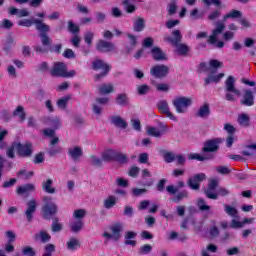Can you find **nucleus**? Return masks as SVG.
<instances>
[{"mask_svg":"<svg viewBox=\"0 0 256 256\" xmlns=\"http://www.w3.org/2000/svg\"><path fill=\"white\" fill-rule=\"evenodd\" d=\"M19 27H33L35 25L36 31H39V37L44 47H51L53 40L49 37L51 27L43 22V19H23L18 22Z\"/></svg>","mask_w":256,"mask_h":256,"instance_id":"nucleus-1","label":"nucleus"},{"mask_svg":"<svg viewBox=\"0 0 256 256\" xmlns=\"http://www.w3.org/2000/svg\"><path fill=\"white\" fill-rule=\"evenodd\" d=\"M171 35L172 37L168 36L164 38V41L173 45V47L176 48L178 55L187 57L189 51H191V48H189L187 44L181 43V41H183V34H181V30H173Z\"/></svg>","mask_w":256,"mask_h":256,"instance_id":"nucleus-2","label":"nucleus"},{"mask_svg":"<svg viewBox=\"0 0 256 256\" xmlns=\"http://www.w3.org/2000/svg\"><path fill=\"white\" fill-rule=\"evenodd\" d=\"M219 187V180L218 179H211L208 182V186L204 189V194L206 195L207 199H212L217 201L220 197H227L231 192L227 188ZM217 190V192H215Z\"/></svg>","mask_w":256,"mask_h":256,"instance_id":"nucleus-3","label":"nucleus"},{"mask_svg":"<svg viewBox=\"0 0 256 256\" xmlns=\"http://www.w3.org/2000/svg\"><path fill=\"white\" fill-rule=\"evenodd\" d=\"M102 161L105 163L115 161L120 165H127V163H129V156L114 149H107L102 153Z\"/></svg>","mask_w":256,"mask_h":256,"instance_id":"nucleus-4","label":"nucleus"},{"mask_svg":"<svg viewBox=\"0 0 256 256\" xmlns=\"http://www.w3.org/2000/svg\"><path fill=\"white\" fill-rule=\"evenodd\" d=\"M52 77H62L63 79H71L77 75L75 70L67 71V65L64 62H55L50 71Z\"/></svg>","mask_w":256,"mask_h":256,"instance_id":"nucleus-5","label":"nucleus"},{"mask_svg":"<svg viewBox=\"0 0 256 256\" xmlns=\"http://www.w3.org/2000/svg\"><path fill=\"white\" fill-rule=\"evenodd\" d=\"M43 206H42V215L44 219H50L51 217H55L57 213H59V206L53 202V198L50 196H46L43 198Z\"/></svg>","mask_w":256,"mask_h":256,"instance_id":"nucleus-6","label":"nucleus"},{"mask_svg":"<svg viewBox=\"0 0 256 256\" xmlns=\"http://www.w3.org/2000/svg\"><path fill=\"white\" fill-rule=\"evenodd\" d=\"M225 92L226 101H235V95L236 97H241V90L235 87V77L228 76V78L225 81Z\"/></svg>","mask_w":256,"mask_h":256,"instance_id":"nucleus-7","label":"nucleus"},{"mask_svg":"<svg viewBox=\"0 0 256 256\" xmlns=\"http://www.w3.org/2000/svg\"><path fill=\"white\" fill-rule=\"evenodd\" d=\"M221 143H223L221 138L208 139L203 143L201 153L204 155H215V153L219 152Z\"/></svg>","mask_w":256,"mask_h":256,"instance_id":"nucleus-8","label":"nucleus"},{"mask_svg":"<svg viewBox=\"0 0 256 256\" xmlns=\"http://www.w3.org/2000/svg\"><path fill=\"white\" fill-rule=\"evenodd\" d=\"M193 100L185 96H177L173 99L172 105L176 109V113L183 114L187 113V109L191 107Z\"/></svg>","mask_w":256,"mask_h":256,"instance_id":"nucleus-9","label":"nucleus"},{"mask_svg":"<svg viewBox=\"0 0 256 256\" xmlns=\"http://www.w3.org/2000/svg\"><path fill=\"white\" fill-rule=\"evenodd\" d=\"M16 153L18 157H21L22 159H29L33 157V144L31 142H17Z\"/></svg>","mask_w":256,"mask_h":256,"instance_id":"nucleus-10","label":"nucleus"},{"mask_svg":"<svg viewBox=\"0 0 256 256\" xmlns=\"http://www.w3.org/2000/svg\"><path fill=\"white\" fill-rule=\"evenodd\" d=\"M92 68L94 69V71L102 70L100 74L95 75V81H101V79H103V77H105L109 73V71H111V67L101 59L93 61Z\"/></svg>","mask_w":256,"mask_h":256,"instance_id":"nucleus-11","label":"nucleus"},{"mask_svg":"<svg viewBox=\"0 0 256 256\" xmlns=\"http://www.w3.org/2000/svg\"><path fill=\"white\" fill-rule=\"evenodd\" d=\"M205 179H207L205 173H198L188 179L187 185L192 191H199V189H201V183H203Z\"/></svg>","mask_w":256,"mask_h":256,"instance_id":"nucleus-12","label":"nucleus"},{"mask_svg":"<svg viewBox=\"0 0 256 256\" xmlns=\"http://www.w3.org/2000/svg\"><path fill=\"white\" fill-rule=\"evenodd\" d=\"M150 74L156 79H163L169 75V67L163 64L155 65L150 69Z\"/></svg>","mask_w":256,"mask_h":256,"instance_id":"nucleus-13","label":"nucleus"},{"mask_svg":"<svg viewBox=\"0 0 256 256\" xmlns=\"http://www.w3.org/2000/svg\"><path fill=\"white\" fill-rule=\"evenodd\" d=\"M157 109L160 113H162V115H165L171 121H177V118L169 109V102H167V100H160L157 103Z\"/></svg>","mask_w":256,"mask_h":256,"instance_id":"nucleus-14","label":"nucleus"},{"mask_svg":"<svg viewBox=\"0 0 256 256\" xmlns=\"http://www.w3.org/2000/svg\"><path fill=\"white\" fill-rule=\"evenodd\" d=\"M96 51H99V53H111V51H115V44L100 39L96 43Z\"/></svg>","mask_w":256,"mask_h":256,"instance_id":"nucleus-15","label":"nucleus"},{"mask_svg":"<svg viewBox=\"0 0 256 256\" xmlns=\"http://www.w3.org/2000/svg\"><path fill=\"white\" fill-rule=\"evenodd\" d=\"M35 211H37V201L35 199H32L27 202V207L24 211L26 221H28V223H31L33 221Z\"/></svg>","mask_w":256,"mask_h":256,"instance_id":"nucleus-16","label":"nucleus"},{"mask_svg":"<svg viewBox=\"0 0 256 256\" xmlns=\"http://www.w3.org/2000/svg\"><path fill=\"white\" fill-rule=\"evenodd\" d=\"M240 105L243 107H253L255 105V96H253V91L246 89L242 99L240 100Z\"/></svg>","mask_w":256,"mask_h":256,"instance_id":"nucleus-17","label":"nucleus"},{"mask_svg":"<svg viewBox=\"0 0 256 256\" xmlns=\"http://www.w3.org/2000/svg\"><path fill=\"white\" fill-rule=\"evenodd\" d=\"M107 103H109V98L108 97H98L96 98V104L92 105V111L96 114V115H101L103 108H101V106L99 105H107Z\"/></svg>","mask_w":256,"mask_h":256,"instance_id":"nucleus-18","label":"nucleus"},{"mask_svg":"<svg viewBox=\"0 0 256 256\" xmlns=\"http://www.w3.org/2000/svg\"><path fill=\"white\" fill-rule=\"evenodd\" d=\"M209 115H211V105L205 102L199 107L198 111L196 112V117H200V119H208Z\"/></svg>","mask_w":256,"mask_h":256,"instance_id":"nucleus-19","label":"nucleus"},{"mask_svg":"<svg viewBox=\"0 0 256 256\" xmlns=\"http://www.w3.org/2000/svg\"><path fill=\"white\" fill-rule=\"evenodd\" d=\"M188 159L190 161H213V159H215V155L214 154H204L201 155L199 153H192L189 154Z\"/></svg>","mask_w":256,"mask_h":256,"instance_id":"nucleus-20","label":"nucleus"},{"mask_svg":"<svg viewBox=\"0 0 256 256\" xmlns=\"http://www.w3.org/2000/svg\"><path fill=\"white\" fill-rule=\"evenodd\" d=\"M151 55L154 61H165L167 59L165 52H163V50H161L158 46L151 49Z\"/></svg>","mask_w":256,"mask_h":256,"instance_id":"nucleus-21","label":"nucleus"},{"mask_svg":"<svg viewBox=\"0 0 256 256\" xmlns=\"http://www.w3.org/2000/svg\"><path fill=\"white\" fill-rule=\"evenodd\" d=\"M44 137L52 138L50 141L51 146L57 145L59 143V137L55 136V129L46 128L42 131Z\"/></svg>","mask_w":256,"mask_h":256,"instance_id":"nucleus-22","label":"nucleus"},{"mask_svg":"<svg viewBox=\"0 0 256 256\" xmlns=\"http://www.w3.org/2000/svg\"><path fill=\"white\" fill-rule=\"evenodd\" d=\"M110 120L115 127H118L119 129H127V121H125V119H123L121 116H111Z\"/></svg>","mask_w":256,"mask_h":256,"instance_id":"nucleus-23","label":"nucleus"},{"mask_svg":"<svg viewBox=\"0 0 256 256\" xmlns=\"http://www.w3.org/2000/svg\"><path fill=\"white\" fill-rule=\"evenodd\" d=\"M68 155H70L73 161H79L80 157H83V149L79 146H75L74 148H70L68 150Z\"/></svg>","mask_w":256,"mask_h":256,"instance_id":"nucleus-24","label":"nucleus"},{"mask_svg":"<svg viewBox=\"0 0 256 256\" xmlns=\"http://www.w3.org/2000/svg\"><path fill=\"white\" fill-rule=\"evenodd\" d=\"M136 237H137V232L127 231L124 236V239H125L124 245H131L132 247H135V245H137V241L132 239H136Z\"/></svg>","mask_w":256,"mask_h":256,"instance_id":"nucleus-25","label":"nucleus"},{"mask_svg":"<svg viewBox=\"0 0 256 256\" xmlns=\"http://www.w3.org/2000/svg\"><path fill=\"white\" fill-rule=\"evenodd\" d=\"M34 239L36 241H41V243H49L51 241V234L47 233L45 230H41L34 235Z\"/></svg>","mask_w":256,"mask_h":256,"instance_id":"nucleus-26","label":"nucleus"},{"mask_svg":"<svg viewBox=\"0 0 256 256\" xmlns=\"http://www.w3.org/2000/svg\"><path fill=\"white\" fill-rule=\"evenodd\" d=\"M237 121L240 127H244V128L251 127V118L246 113L240 114L238 116Z\"/></svg>","mask_w":256,"mask_h":256,"instance_id":"nucleus-27","label":"nucleus"},{"mask_svg":"<svg viewBox=\"0 0 256 256\" xmlns=\"http://www.w3.org/2000/svg\"><path fill=\"white\" fill-rule=\"evenodd\" d=\"M68 251H77L81 247V243L77 238H70L69 241L66 242Z\"/></svg>","mask_w":256,"mask_h":256,"instance_id":"nucleus-28","label":"nucleus"},{"mask_svg":"<svg viewBox=\"0 0 256 256\" xmlns=\"http://www.w3.org/2000/svg\"><path fill=\"white\" fill-rule=\"evenodd\" d=\"M42 190L45 193H49L50 195H53L55 193V188L53 187V180L47 179L46 181L42 182Z\"/></svg>","mask_w":256,"mask_h":256,"instance_id":"nucleus-29","label":"nucleus"},{"mask_svg":"<svg viewBox=\"0 0 256 256\" xmlns=\"http://www.w3.org/2000/svg\"><path fill=\"white\" fill-rule=\"evenodd\" d=\"M35 191V185L33 184H24L17 188L16 192L18 195H25V193H31Z\"/></svg>","mask_w":256,"mask_h":256,"instance_id":"nucleus-30","label":"nucleus"},{"mask_svg":"<svg viewBox=\"0 0 256 256\" xmlns=\"http://www.w3.org/2000/svg\"><path fill=\"white\" fill-rule=\"evenodd\" d=\"M14 117H19L20 123H23L27 119V113H25V109L23 106H18L14 111H13Z\"/></svg>","mask_w":256,"mask_h":256,"instance_id":"nucleus-31","label":"nucleus"},{"mask_svg":"<svg viewBox=\"0 0 256 256\" xmlns=\"http://www.w3.org/2000/svg\"><path fill=\"white\" fill-rule=\"evenodd\" d=\"M113 91H115V88L112 84H102L98 88L100 95H109V93H113Z\"/></svg>","mask_w":256,"mask_h":256,"instance_id":"nucleus-32","label":"nucleus"},{"mask_svg":"<svg viewBox=\"0 0 256 256\" xmlns=\"http://www.w3.org/2000/svg\"><path fill=\"white\" fill-rule=\"evenodd\" d=\"M189 198V191L187 190H182L178 192L173 198L172 202L173 203H181L183 199H188Z\"/></svg>","mask_w":256,"mask_h":256,"instance_id":"nucleus-33","label":"nucleus"},{"mask_svg":"<svg viewBox=\"0 0 256 256\" xmlns=\"http://www.w3.org/2000/svg\"><path fill=\"white\" fill-rule=\"evenodd\" d=\"M111 231L114 235V239L116 241H118V239L121 237V231H123V224L121 223H115L112 227H111Z\"/></svg>","mask_w":256,"mask_h":256,"instance_id":"nucleus-34","label":"nucleus"},{"mask_svg":"<svg viewBox=\"0 0 256 256\" xmlns=\"http://www.w3.org/2000/svg\"><path fill=\"white\" fill-rule=\"evenodd\" d=\"M242 15L243 13H241V11L232 9L229 13L223 16V22H225L227 19H240Z\"/></svg>","mask_w":256,"mask_h":256,"instance_id":"nucleus-35","label":"nucleus"},{"mask_svg":"<svg viewBox=\"0 0 256 256\" xmlns=\"http://www.w3.org/2000/svg\"><path fill=\"white\" fill-rule=\"evenodd\" d=\"M224 211L227 215H229V217H237V215H239V211L237 210V208L229 204L224 205Z\"/></svg>","mask_w":256,"mask_h":256,"instance_id":"nucleus-36","label":"nucleus"},{"mask_svg":"<svg viewBox=\"0 0 256 256\" xmlns=\"http://www.w3.org/2000/svg\"><path fill=\"white\" fill-rule=\"evenodd\" d=\"M52 233H59L63 231V224L59 223V218H54L51 225Z\"/></svg>","mask_w":256,"mask_h":256,"instance_id":"nucleus-37","label":"nucleus"},{"mask_svg":"<svg viewBox=\"0 0 256 256\" xmlns=\"http://www.w3.org/2000/svg\"><path fill=\"white\" fill-rule=\"evenodd\" d=\"M116 103L117 105H120L121 107H125L127 103H129V98L127 97V94L122 93L118 94L116 97Z\"/></svg>","mask_w":256,"mask_h":256,"instance_id":"nucleus-38","label":"nucleus"},{"mask_svg":"<svg viewBox=\"0 0 256 256\" xmlns=\"http://www.w3.org/2000/svg\"><path fill=\"white\" fill-rule=\"evenodd\" d=\"M196 205H197L199 211H210L211 210V206L207 205V202H205V199H203V198H198Z\"/></svg>","mask_w":256,"mask_h":256,"instance_id":"nucleus-39","label":"nucleus"},{"mask_svg":"<svg viewBox=\"0 0 256 256\" xmlns=\"http://www.w3.org/2000/svg\"><path fill=\"white\" fill-rule=\"evenodd\" d=\"M115 205H117V198H115V196H109L104 200L105 209H112Z\"/></svg>","mask_w":256,"mask_h":256,"instance_id":"nucleus-40","label":"nucleus"},{"mask_svg":"<svg viewBox=\"0 0 256 256\" xmlns=\"http://www.w3.org/2000/svg\"><path fill=\"white\" fill-rule=\"evenodd\" d=\"M166 9L170 17L175 15L177 13V0H171Z\"/></svg>","mask_w":256,"mask_h":256,"instance_id":"nucleus-41","label":"nucleus"},{"mask_svg":"<svg viewBox=\"0 0 256 256\" xmlns=\"http://www.w3.org/2000/svg\"><path fill=\"white\" fill-rule=\"evenodd\" d=\"M70 229L72 233H79L83 229V220H76L70 225Z\"/></svg>","mask_w":256,"mask_h":256,"instance_id":"nucleus-42","label":"nucleus"},{"mask_svg":"<svg viewBox=\"0 0 256 256\" xmlns=\"http://www.w3.org/2000/svg\"><path fill=\"white\" fill-rule=\"evenodd\" d=\"M94 38H95V33L91 31H87L86 33H84V42L86 43V45H88V47H91L93 45Z\"/></svg>","mask_w":256,"mask_h":256,"instance_id":"nucleus-43","label":"nucleus"},{"mask_svg":"<svg viewBox=\"0 0 256 256\" xmlns=\"http://www.w3.org/2000/svg\"><path fill=\"white\" fill-rule=\"evenodd\" d=\"M145 29V20L143 18H139L134 22V31L141 32Z\"/></svg>","mask_w":256,"mask_h":256,"instance_id":"nucleus-44","label":"nucleus"},{"mask_svg":"<svg viewBox=\"0 0 256 256\" xmlns=\"http://www.w3.org/2000/svg\"><path fill=\"white\" fill-rule=\"evenodd\" d=\"M68 31L69 33H72V35H79V31L81 29L77 26V24H74L73 21H68Z\"/></svg>","mask_w":256,"mask_h":256,"instance_id":"nucleus-45","label":"nucleus"},{"mask_svg":"<svg viewBox=\"0 0 256 256\" xmlns=\"http://www.w3.org/2000/svg\"><path fill=\"white\" fill-rule=\"evenodd\" d=\"M85 215H87V210L85 209H77L73 213V217L77 219V221H82V219L85 218Z\"/></svg>","mask_w":256,"mask_h":256,"instance_id":"nucleus-46","label":"nucleus"},{"mask_svg":"<svg viewBox=\"0 0 256 256\" xmlns=\"http://www.w3.org/2000/svg\"><path fill=\"white\" fill-rule=\"evenodd\" d=\"M53 253H55V246L54 244H46L44 246V253L42 256H53Z\"/></svg>","mask_w":256,"mask_h":256,"instance_id":"nucleus-47","label":"nucleus"},{"mask_svg":"<svg viewBox=\"0 0 256 256\" xmlns=\"http://www.w3.org/2000/svg\"><path fill=\"white\" fill-rule=\"evenodd\" d=\"M15 149H17V142L12 143V145L6 150L8 159H15Z\"/></svg>","mask_w":256,"mask_h":256,"instance_id":"nucleus-48","label":"nucleus"},{"mask_svg":"<svg viewBox=\"0 0 256 256\" xmlns=\"http://www.w3.org/2000/svg\"><path fill=\"white\" fill-rule=\"evenodd\" d=\"M67 103H69V97H62L57 100L56 105H57L58 109L65 110V109H67Z\"/></svg>","mask_w":256,"mask_h":256,"instance_id":"nucleus-49","label":"nucleus"},{"mask_svg":"<svg viewBox=\"0 0 256 256\" xmlns=\"http://www.w3.org/2000/svg\"><path fill=\"white\" fill-rule=\"evenodd\" d=\"M22 255L24 256H37V252L31 246H25L22 248Z\"/></svg>","mask_w":256,"mask_h":256,"instance_id":"nucleus-50","label":"nucleus"},{"mask_svg":"<svg viewBox=\"0 0 256 256\" xmlns=\"http://www.w3.org/2000/svg\"><path fill=\"white\" fill-rule=\"evenodd\" d=\"M163 159L165 163H173V161L176 159V156L173 154V152L165 151L163 153Z\"/></svg>","mask_w":256,"mask_h":256,"instance_id":"nucleus-51","label":"nucleus"},{"mask_svg":"<svg viewBox=\"0 0 256 256\" xmlns=\"http://www.w3.org/2000/svg\"><path fill=\"white\" fill-rule=\"evenodd\" d=\"M138 95H147L151 91V87L147 84H142L137 87Z\"/></svg>","mask_w":256,"mask_h":256,"instance_id":"nucleus-52","label":"nucleus"},{"mask_svg":"<svg viewBox=\"0 0 256 256\" xmlns=\"http://www.w3.org/2000/svg\"><path fill=\"white\" fill-rule=\"evenodd\" d=\"M153 251V246L151 244H144L139 249L140 255H149V252Z\"/></svg>","mask_w":256,"mask_h":256,"instance_id":"nucleus-53","label":"nucleus"},{"mask_svg":"<svg viewBox=\"0 0 256 256\" xmlns=\"http://www.w3.org/2000/svg\"><path fill=\"white\" fill-rule=\"evenodd\" d=\"M60 153H63V148L61 146L52 147L48 150V155L50 157H55L56 155H60Z\"/></svg>","mask_w":256,"mask_h":256,"instance_id":"nucleus-54","label":"nucleus"},{"mask_svg":"<svg viewBox=\"0 0 256 256\" xmlns=\"http://www.w3.org/2000/svg\"><path fill=\"white\" fill-rule=\"evenodd\" d=\"M48 123L50 127H53V129H59L61 127L62 123L59 118H48Z\"/></svg>","mask_w":256,"mask_h":256,"instance_id":"nucleus-55","label":"nucleus"},{"mask_svg":"<svg viewBox=\"0 0 256 256\" xmlns=\"http://www.w3.org/2000/svg\"><path fill=\"white\" fill-rule=\"evenodd\" d=\"M45 161V153L39 152L34 156L33 163L39 165Z\"/></svg>","mask_w":256,"mask_h":256,"instance_id":"nucleus-56","label":"nucleus"},{"mask_svg":"<svg viewBox=\"0 0 256 256\" xmlns=\"http://www.w3.org/2000/svg\"><path fill=\"white\" fill-rule=\"evenodd\" d=\"M225 31V23L218 22L216 28L212 31L213 35H221Z\"/></svg>","mask_w":256,"mask_h":256,"instance_id":"nucleus-57","label":"nucleus"},{"mask_svg":"<svg viewBox=\"0 0 256 256\" xmlns=\"http://www.w3.org/2000/svg\"><path fill=\"white\" fill-rule=\"evenodd\" d=\"M167 184V179L162 178L156 184V189L159 193H163L165 191V185Z\"/></svg>","mask_w":256,"mask_h":256,"instance_id":"nucleus-58","label":"nucleus"},{"mask_svg":"<svg viewBox=\"0 0 256 256\" xmlns=\"http://www.w3.org/2000/svg\"><path fill=\"white\" fill-rule=\"evenodd\" d=\"M123 5L128 13L135 11V5L131 4V0H123Z\"/></svg>","mask_w":256,"mask_h":256,"instance_id":"nucleus-59","label":"nucleus"},{"mask_svg":"<svg viewBox=\"0 0 256 256\" xmlns=\"http://www.w3.org/2000/svg\"><path fill=\"white\" fill-rule=\"evenodd\" d=\"M219 17H221V10H219V9H216V10L212 11L208 15L209 21H215V19H219Z\"/></svg>","mask_w":256,"mask_h":256,"instance_id":"nucleus-60","label":"nucleus"},{"mask_svg":"<svg viewBox=\"0 0 256 256\" xmlns=\"http://www.w3.org/2000/svg\"><path fill=\"white\" fill-rule=\"evenodd\" d=\"M111 15L115 19H120V17H123V12L118 7H113L111 10Z\"/></svg>","mask_w":256,"mask_h":256,"instance_id":"nucleus-61","label":"nucleus"},{"mask_svg":"<svg viewBox=\"0 0 256 256\" xmlns=\"http://www.w3.org/2000/svg\"><path fill=\"white\" fill-rule=\"evenodd\" d=\"M224 129L225 131L228 133V135H235V132L237 131V129L235 128V126L229 124V123H226L224 125Z\"/></svg>","mask_w":256,"mask_h":256,"instance_id":"nucleus-62","label":"nucleus"},{"mask_svg":"<svg viewBox=\"0 0 256 256\" xmlns=\"http://www.w3.org/2000/svg\"><path fill=\"white\" fill-rule=\"evenodd\" d=\"M133 213H134V210H133L132 206H130V205L124 206L123 215L125 217H133Z\"/></svg>","mask_w":256,"mask_h":256,"instance_id":"nucleus-63","label":"nucleus"},{"mask_svg":"<svg viewBox=\"0 0 256 256\" xmlns=\"http://www.w3.org/2000/svg\"><path fill=\"white\" fill-rule=\"evenodd\" d=\"M63 57H65V59H75V52L70 48L65 49L63 52Z\"/></svg>","mask_w":256,"mask_h":256,"instance_id":"nucleus-64","label":"nucleus"}]
</instances>
